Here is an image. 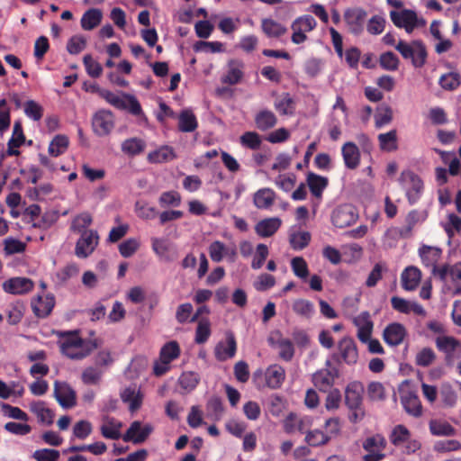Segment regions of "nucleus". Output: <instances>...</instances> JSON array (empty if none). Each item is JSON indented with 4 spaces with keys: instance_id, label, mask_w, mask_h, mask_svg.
<instances>
[{
    "instance_id": "obj_21",
    "label": "nucleus",
    "mask_w": 461,
    "mask_h": 461,
    "mask_svg": "<svg viewBox=\"0 0 461 461\" xmlns=\"http://www.w3.org/2000/svg\"><path fill=\"white\" fill-rule=\"evenodd\" d=\"M110 104L120 110H128L133 115L142 113L141 106L134 95L122 94V96L115 95Z\"/></svg>"
},
{
    "instance_id": "obj_6",
    "label": "nucleus",
    "mask_w": 461,
    "mask_h": 461,
    "mask_svg": "<svg viewBox=\"0 0 461 461\" xmlns=\"http://www.w3.org/2000/svg\"><path fill=\"white\" fill-rule=\"evenodd\" d=\"M399 180L405 189L408 202L411 204L417 203L423 192V182L420 177L408 170L402 172Z\"/></svg>"
},
{
    "instance_id": "obj_50",
    "label": "nucleus",
    "mask_w": 461,
    "mask_h": 461,
    "mask_svg": "<svg viewBox=\"0 0 461 461\" xmlns=\"http://www.w3.org/2000/svg\"><path fill=\"white\" fill-rule=\"evenodd\" d=\"M206 409L208 413L216 420H221L224 412L222 401L218 396H212L209 399Z\"/></svg>"
},
{
    "instance_id": "obj_35",
    "label": "nucleus",
    "mask_w": 461,
    "mask_h": 461,
    "mask_svg": "<svg viewBox=\"0 0 461 461\" xmlns=\"http://www.w3.org/2000/svg\"><path fill=\"white\" fill-rule=\"evenodd\" d=\"M342 156L348 169H356L359 166L361 153L358 146H342Z\"/></svg>"
},
{
    "instance_id": "obj_41",
    "label": "nucleus",
    "mask_w": 461,
    "mask_h": 461,
    "mask_svg": "<svg viewBox=\"0 0 461 461\" xmlns=\"http://www.w3.org/2000/svg\"><path fill=\"white\" fill-rule=\"evenodd\" d=\"M311 241V234L308 231H294L289 235V243L293 249L302 250Z\"/></svg>"
},
{
    "instance_id": "obj_63",
    "label": "nucleus",
    "mask_w": 461,
    "mask_h": 461,
    "mask_svg": "<svg viewBox=\"0 0 461 461\" xmlns=\"http://www.w3.org/2000/svg\"><path fill=\"white\" fill-rule=\"evenodd\" d=\"M158 202L162 207H176L181 203V195L176 191L164 192L160 194Z\"/></svg>"
},
{
    "instance_id": "obj_51",
    "label": "nucleus",
    "mask_w": 461,
    "mask_h": 461,
    "mask_svg": "<svg viewBox=\"0 0 461 461\" xmlns=\"http://www.w3.org/2000/svg\"><path fill=\"white\" fill-rule=\"evenodd\" d=\"M461 83V77L459 74L455 72H450L445 75H442L438 80V84L440 86L448 91L455 90Z\"/></svg>"
},
{
    "instance_id": "obj_42",
    "label": "nucleus",
    "mask_w": 461,
    "mask_h": 461,
    "mask_svg": "<svg viewBox=\"0 0 461 461\" xmlns=\"http://www.w3.org/2000/svg\"><path fill=\"white\" fill-rule=\"evenodd\" d=\"M175 153L170 146H160L159 149L150 152L148 156L151 163H163L172 160Z\"/></svg>"
},
{
    "instance_id": "obj_13",
    "label": "nucleus",
    "mask_w": 461,
    "mask_h": 461,
    "mask_svg": "<svg viewBox=\"0 0 461 461\" xmlns=\"http://www.w3.org/2000/svg\"><path fill=\"white\" fill-rule=\"evenodd\" d=\"M437 349L444 354V360L447 366H452L455 352L461 347L460 341L452 336H438L435 339Z\"/></svg>"
},
{
    "instance_id": "obj_7",
    "label": "nucleus",
    "mask_w": 461,
    "mask_h": 461,
    "mask_svg": "<svg viewBox=\"0 0 461 461\" xmlns=\"http://www.w3.org/2000/svg\"><path fill=\"white\" fill-rule=\"evenodd\" d=\"M362 447L367 452L363 457L364 461H380L385 456L382 452L386 447V440L381 434L366 438L363 441Z\"/></svg>"
},
{
    "instance_id": "obj_18",
    "label": "nucleus",
    "mask_w": 461,
    "mask_h": 461,
    "mask_svg": "<svg viewBox=\"0 0 461 461\" xmlns=\"http://www.w3.org/2000/svg\"><path fill=\"white\" fill-rule=\"evenodd\" d=\"M406 336V328L399 322H392L388 324L383 331L384 341L391 347L401 345Z\"/></svg>"
},
{
    "instance_id": "obj_52",
    "label": "nucleus",
    "mask_w": 461,
    "mask_h": 461,
    "mask_svg": "<svg viewBox=\"0 0 461 461\" xmlns=\"http://www.w3.org/2000/svg\"><path fill=\"white\" fill-rule=\"evenodd\" d=\"M293 311L296 314L309 319L312 316L314 312V306L308 300L299 299L294 303Z\"/></svg>"
},
{
    "instance_id": "obj_60",
    "label": "nucleus",
    "mask_w": 461,
    "mask_h": 461,
    "mask_svg": "<svg viewBox=\"0 0 461 461\" xmlns=\"http://www.w3.org/2000/svg\"><path fill=\"white\" fill-rule=\"evenodd\" d=\"M135 212L143 220H152L158 215V211L155 207L149 206L147 203L143 202H137L135 203Z\"/></svg>"
},
{
    "instance_id": "obj_40",
    "label": "nucleus",
    "mask_w": 461,
    "mask_h": 461,
    "mask_svg": "<svg viewBox=\"0 0 461 461\" xmlns=\"http://www.w3.org/2000/svg\"><path fill=\"white\" fill-rule=\"evenodd\" d=\"M242 67L243 65L240 61H230L228 72L222 77V82L229 85L239 83L243 77Z\"/></svg>"
},
{
    "instance_id": "obj_27",
    "label": "nucleus",
    "mask_w": 461,
    "mask_h": 461,
    "mask_svg": "<svg viewBox=\"0 0 461 461\" xmlns=\"http://www.w3.org/2000/svg\"><path fill=\"white\" fill-rule=\"evenodd\" d=\"M33 282L27 277H13L3 284L5 292L12 294H23L32 291Z\"/></svg>"
},
{
    "instance_id": "obj_30",
    "label": "nucleus",
    "mask_w": 461,
    "mask_h": 461,
    "mask_svg": "<svg viewBox=\"0 0 461 461\" xmlns=\"http://www.w3.org/2000/svg\"><path fill=\"white\" fill-rule=\"evenodd\" d=\"M282 221L279 218H267L259 221L255 226L256 233L262 238L273 236L281 227Z\"/></svg>"
},
{
    "instance_id": "obj_33",
    "label": "nucleus",
    "mask_w": 461,
    "mask_h": 461,
    "mask_svg": "<svg viewBox=\"0 0 461 461\" xmlns=\"http://www.w3.org/2000/svg\"><path fill=\"white\" fill-rule=\"evenodd\" d=\"M402 287L407 291H411L417 288L420 284L421 273L419 268L415 267H408L402 273Z\"/></svg>"
},
{
    "instance_id": "obj_54",
    "label": "nucleus",
    "mask_w": 461,
    "mask_h": 461,
    "mask_svg": "<svg viewBox=\"0 0 461 461\" xmlns=\"http://www.w3.org/2000/svg\"><path fill=\"white\" fill-rule=\"evenodd\" d=\"M258 128L261 130L269 129L276 123V115L270 111H261L256 117Z\"/></svg>"
},
{
    "instance_id": "obj_57",
    "label": "nucleus",
    "mask_w": 461,
    "mask_h": 461,
    "mask_svg": "<svg viewBox=\"0 0 461 461\" xmlns=\"http://www.w3.org/2000/svg\"><path fill=\"white\" fill-rule=\"evenodd\" d=\"M83 63L85 65L87 74L94 78L99 77L103 73L101 64L95 61L91 55L84 56Z\"/></svg>"
},
{
    "instance_id": "obj_34",
    "label": "nucleus",
    "mask_w": 461,
    "mask_h": 461,
    "mask_svg": "<svg viewBox=\"0 0 461 461\" xmlns=\"http://www.w3.org/2000/svg\"><path fill=\"white\" fill-rule=\"evenodd\" d=\"M429 431L438 437H450L456 434V429L447 421L442 420H431L429 423Z\"/></svg>"
},
{
    "instance_id": "obj_14",
    "label": "nucleus",
    "mask_w": 461,
    "mask_h": 461,
    "mask_svg": "<svg viewBox=\"0 0 461 461\" xmlns=\"http://www.w3.org/2000/svg\"><path fill=\"white\" fill-rule=\"evenodd\" d=\"M151 247L153 252L165 262H173L178 258L176 246L161 238H152Z\"/></svg>"
},
{
    "instance_id": "obj_19",
    "label": "nucleus",
    "mask_w": 461,
    "mask_h": 461,
    "mask_svg": "<svg viewBox=\"0 0 461 461\" xmlns=\"http://www.w3.org/2000/svg\"><path fill=\"white\" fill-rule=\"evenodd\" d=\"M401 403L411 416L419 418L422 415V405L418 394L411 390H402Z\"/></svg>"
},
{
    "instance_id": "obj_58",
    "label": "nucleus",
    "mask_w": 461,
    "mask_h": 461,
    "mask_svg": "<svg viewBox=\"0 0 461 461\" xmlns=\"http://www.w3.org/2000/svg\"><path fill=\"white\" fill-rule=\"evenodd\" d=\"M194 307L190 303H181L177 306L176 311V320L179 324L190 322Z\"/></svg>"
},
{
    "instance_id": "obj_1",
    "label": "nucleus",
    "mask_w": 461,
    "mask_h": 461,
    "mask_svg": "<svg viewBox=\"0 0 461 461\" xmlns=\"http://www.w3.org/2000/svg\"><path fill=\"white\" fill-rule=\"evenodd\" d=\"M58 335L60 352L70 359H84L99 347L96 339H84L78 330L59 331Z\"/></svg>"
},
{
    "instance_id": "obj_59",
    "label": "nucleus",
    "mask_w": 461,
    "mask_h": 461,
    "mask_svg": "<svg viewBox=\"0 0 461 461\" xmlns=\"http://www.w3.org/2000/svg\"><path fill=\"white\" fill-rule=\"evenodd\" d=\"M291 267L294 274L302 279L309 276V269L305 259L302 257H295L291 261Z\"/></svg>"
},
{
    "instance_id": "obj_24",
    "label": "nucleus",
    "mask_w": 461,
    "mask_h": 461,
    "mask_svg": "<svg viewBox=\"0 0 461 461\" xmlns=\"http://www.w3.org/2000/svg\"><path fill=\"white\" fill-rule=\"evenodd\" d=\"M237 351V342L233 334L230 333L225 341H220L214 348V356L219 361L232 358Z\"/></svg>"
},
{
    "instance_id": "obj_4",
    "label": "nucleus",
    "mask_w": 461,
    "mask_h": 461,
    "mask_svg": "<svg viewBox=\"0 0 461 461\" xmlns=\"http://www.w3.org/2000/svg\"><path fill=\"white\" fill-rule=\"evenodd\" d=\"M358 349L355 340L348 336L343 337L337 344V351L332 353L331 358L337 364L355 366L358 361Z\"/></svg>"
},
{
    "instance_id": "obj_9",
    "label": "nucleus",
    "mask_w": 461,
    "mask_h": 461,
    "mask_svg": "<svg viewBox=\"0 0 461 461\" xmlns=\"http://www.w3.org/2000/svg\"><path fill=\"white\" fill-rule=\"evenodd\" d=\"M325 366V368L317 371L312 375L314 385L321 392H328L339 376V369L331 367L330 360H326Z\"/></svg>"
},
{
    "instance_id": "obj_45",
    "label": "nucleus",
    "mask_w": 461,
    "mask_h": 461,
    "mask_svg": "<svg viewBox=\"0 0 461 461\" xmlns=\"http://www.w3.org/2000/svg\"><path fill=\"white\" fill-rule=\"evenodd\" d=\"M180 355V347L175 340L166 343L160 349L159 359L166 360L165 363H171Z\"/></svg>"
},
{
    "instance_id": "obj_23",
    "label": "nucleus",
    "mask_w": 461,
    "mask_h": 461,
    "mask_svg": "<svg viewBox=\"0 0 461 461\" xmlns=\"http://www.w3.org/2000/svg\"><path fill=\"white\" fill-rule=\"evenodd\" d=\"M55 306V297L51 294L45 296L37 295L32 301V309L35 316L38 318L48 317Z\"/></svg>"
},
{
    "instance_id": "obj_2",
    "label": "nucleus",
    "mask_w": 461,
    "mask_h": 461,
    "mask_svg": "<svg viewBox=\"0 0 461 461\" xmlns=\"http://www.w3.org/2000/svg\"><path fill=\"white\" fill-rule=\"evenodd\" d=\"M285 377V369L279 364H272L265 371L257 369L252 375V383L258 390L266 387L276 390L282 387Z\"/></svg>"
},
{
    "instance_id": "obj_55",
    "label": "nucleus",
    "mask_w": 461,
    "mask_h": 461,
    "mask_svg": "<svg viewBox=\"0 0 461 461\" xmlns=\"http://www.w3.org/2000/svg\"><path fill=\"white\" fill-rule=\"evenodd\" d=\"M330 437L319 429L309 430L305 441L312 447H319L329 442Z\"/></svg>"
},
{
    "instance_id": "obj_29",
    "label": "nucleus",
    "mask_w": 461,
    "mask_h": 461,
    "mask_svg": "<svg viewBox=\"0 0 461 461\" xmlns=\"http://www.w3.org/2000/svg\"><path fill=\"white\" fill-rule=\"evenodd\" d=\"M121 399L129 406V411L136 412L142 405L143 394L136 386H129L121 393Z\"/></svg>"
},
{
    "instance_id": "obj_28",
    "label": "nucleus",
    "mask_w": 461,
    "mask_h": 461,
    "mask_svg": "<svg viewBox=\"0 0 461 461\" xmlns=\"http://www.w3.org/2000/svg\"><path fill=\"white\" fill-rule=\"evenodd\" d=\"M419 255L421 258L422 264L434 271L437 270V263L441 258L442 249L438 247L422 245L419 249Z\"/></svg>"
},
{
    "instance_id": "obj_36",
    "label": "nucleus",
    "mask_w": 461,
    "mask_h": 461,
    "mask_svg": "<svg viewBox=\"0 0 461 461\" xmlns=\"http://www.w3.org/2000/svg\"><path fill=\"white\" fill-rule=\"evenodd\" d=\"M254 204L258 209L270 208L275 201V192L270 188L259 189L254 194Z\"/></svg>"
},
{
    "instance_id": "obj_64",
    "label": "nucleus",
    "mask_w": 461,
    "mask_h": 461,
    "mask_svg": "<svg viewBox=\"0 0 461 461\" xmlns=\"http://www.w3.org/2000/svg\"><path fill=\"white\" fill-rule=\"evenodd\" d=\"M375 118L376 127L380 128L392 121L393 111L388 105L382 104L377 109V113H375Z\"/></svg>"
},
{
    "instance_id": "obj_47",
    "label": "nucleus",
    "mask_w": 461,
    "mask_h": 461,
    "mask_svg": "<svg viewBox=\"0 0 461 461\" xmlns=\"http://www.w3.org/2000/svg\"><path fill=\"white\" fill-rule=\"evenodd\" d=\"M262 30L268 36L277 38L286 32V28L273 19L262 20Z\"/></svg>"
},
{
    "instance_id": "obj_31",
    "label": "nucleus",
    "mask_w": 461,
    "mask_h": 461,
    "mask_svg": "<svg viewBox=\"0 0 461 461\" xmlns=\"http://www.w3.org/2000/svg\"><path fill=\"white\" fill-rule=\"evenodd\" d=\"M307 185L311 194L317 199H321L324 189L329 185V179L326 176L310 172L307 175Z\"/></svg>"
},
{
    "instance_id": "obj_32",
    "label": "nucleus",
    "mask_w": 461,
    "mask_h": 461,
    "mask_svg": "<svg viewBox=\"0 0 461 461\" xmlns=\"http://www.w3.org/2000/svg\"><path fill=\"white\" fill-rule=\"evenodd\" d=\"M30 410L37 416L40 423L46 425H51L53 423L55 413L52 410L47 407L45 402H32L30 404Z\"/></svg>"
},
{
    "instance_id": "obj_48",
    "label": "nucleus",
    "mask_w": 461,
    "mask_h": 461,
    "mask_svg": "<svg viewBox=\"0 0 461 461\" xmlns=\"http://www.w3.org/2000/svg\"><path fill=\"white\" fill-rule=\"evenodd\" d=\"M275 108L281 114H293L294 112V102L289 94L285 93L276 99Z\"/></svg>"
},
{
    "instance_id": "obj_25",
    "label": "nucleus",
    "mask_w": 461,
    "mask_h": 461,
    "mask_svg": "<svg viewBox=\"0 0 461 461\" xmlns=\"http://www.w3.org/2000/svg\"><path fill=\"white\" fill-rule=\"evenodd\" d=\"M113 128V115L110 111H98L93 118V129L98 135H106Z\"/></svg>"
},
{
    "instance_id": "obj_56",
    "label": "nucleus",
    "mask_w": 461,
    "mask_h": 461,
    "mask_svg": "<svg viewBox=\"0 0 461 461\" xmlns=\"http://www.w3.org/2000/svg\"><path fill=\"white\" fill-rule=\"evenodd\" d=\"M386 24V20L381 15L372 16L366 25V31L372 35L381 34Z\"/></svg>"
},
{
    "instance_id": "obj_11",
    "label": "nucleus",
    "mask_w": 461,
    "mask_h": 461,
    "mask_svg": "<svg viewBox=\"0 0 461 461\" xmlns=\"http://www.w3.org/2000/svg\"><path fill=\"white\" fill-rule=\"evenodd\" d=\"M53 394L64 409H70L77 405L76 391L66 382L55 381Z\"/></svg>"
},
{
    "instance_id": "obj_12",
    "label": "nucleus",
    "mask_w": 461,
    "mask_h": 461,
    "mask_svg": "<svg viewBox=\"0 0 461 461\" xmlns=\"http://www.w3.org/2000/svg\"><path fill=\"white\" fill-rule=\"evenodd\" d=\"M99 236L96 230H85L77 241L75 254L80 258L90 256L98 244Z\"/></svg>"
},
{
    "instance_id": "obj_62",
    "label": "nucleus",
    "mask_w": 461,
    "mask_h": 461,
    "mask_svg": "<svg viewBox=\"0 0 461 461\" xmlns=\"http://www.w3.org/2000/svg\"><path fill=\"white\" fill-rule=\"evenodd\" d=\"M92 223V217L88 212H83L77 215L72 221L71 230L82 234L87 230L86 228Z\"/></svg>"
},
{
    "instance_id": "obj_26",
    "label": "nucleus",
    "mask_w": 461,
    "mask_h": 461,
    "mask_svg": "<svg viewBox=\"0 0 461 461\" xmlns=\"http://www.w3.org/2000/svg\"><path fill=\"white\" fill-rule=\"evenodd\" d=\"M364 385L359 381L349 383L345 389V403L348 408L363 405Z\"/></svg>"
},
{
    "instance_id": "obj_15",
    "label": "nucleus",
    "mask_w": 461,
    "mask_h": 461,
    "mask_svg": "<svg viewBox=\"0 0 461 461\" xmlns=\"http://www.w3.org/2000/svg\"><path fill=\"white\" fill-rule=\"evenodd\" d=\"M289 132L287 130L281 128L267 134L265 138H261L258 133L248 131L240 137L241 144H261L263 140L272 143L282 142L286 140Z\"/></svg>"
},
{
    "instance_id": "obj_39",
    "label": "nucleus",
    "mask_w": 461,
    "mask_h": 461,
    "mask_svg": "<svg viewBox=\"0 0 461 461\" xmlns=\"http://www.w3.org/2000/svg\"><path fill=\"white\" fill-rule=\"evenodd\" d=\"M122 423L118 422L114 418H105L104 423L101 426V433L105 438L119 439L121 435L120 429Z\"/></svg>"
},
{
    "instance_id": "obj_8",
    "label": "nucleus",
    "mask_w": 461,
    "mask_h": 461,
    "mask_svg": "<svg viewBox=\"0 0 461 461\" xmlns=\"http://www.w3.org/2000/svg\"><path fill=\"white\" fill-rule=\"evenodd\" d=\"M268 345L278 349V357L290 362L294 357L295 349L291 339L284 338L279 330L273 332L267 339Z\"/></svg>"
},
{
    "instance_id": "obj_3",
    "label": "nucleus",
    "mask_w": 461,
    "mask_h": 461,
    "mask_svg": "<svg viewBox=\"0 0 461 461\" xmlns=\"http://www.w3.org/2000/svg\"><path fill=\"white\" fill-rule=\"evenodd\" d=\"M395 50L404 59H410L414 68H421L426 63L428 53L421 41L417 40L408 43L401 40L395 45Z\"/></svg>"
},
{
    "instance_id": "obj_61",
    "label": "nucleus",
    "mask_w": 461,
    "mask_h": 461,
    "mask_svg": "<svg viewBox=\"0 0 461 461\" xmlns=\"http://www.w3.org/2000/svg\"><path fill=\"white\" fill-rule=\"evenodd\" d=\"M59 456V451L52 448L37 449L32 454L36 461H58Z\"/></svg>"
},
{
    "instance_id": "obj_17",
    "label": "nucleus",
    "mask_w": 461,
    "mask_h": 461,
    "mask_svg": "<svg viewBox=\"0 0 461 461\" xmlns=\"http://www.w3.org/2000/svg\"><path fill=\"white\" fill-rule=\"evenodd\" d=\"M366 15L367 13L362 8H351L345 11L344 19L352 34L359 35L363 32Z\"/></svg>"
},
{
    "instance_id": "obj_49",
    "label": "nucleus",
    "mask_w": 461,
    "mask_h": 461,
    "mask_svg": "<svg viewBox=\"0 0 461 461\" xmlns=\"http://www.w3.org/2000/svg\"><path fill=\"white\" fill-rule=\"evenodd\" d=\"M366 394L368 399L373 402L384 401L386 397L384 386L376 381L368 384Z\"/></svg>"
},
{
    "instance_id": "obj_16",
    "label": "nucleus",
    "mask_w": 461,
    "mask_h": 461,
    "mask_svg": "<svg viewBox=\"0 0 461 461\" xmlns=\"http://www.w3.org/2000/svg\"><path fill=\"white\" fill-rule=\"evenodd\" d=\"M357 220L355 208L350 204L338 206L332 212L331 221L337 228H346Z\"/></svg>"
},
{
    "instance_id": "obj_37",
    "label": "nucleus",
    "mask_w": 461,
    "mask_h": 461,
    "mask_svg": "<svg viewBox=\"0 0 461 461\" xmlns=\"http://www.w3.org/2000/svg\"><path fill=\"white\" fill-rule=\"evenodd\" d=\"M102 18L103 13L100 9H89L81 18V26L86 31H91L100 24Z\"/></svg>"
},
{
    "instance_id": "obj_44",
    "label": "nucleus",
    "mask_w": 461,
    "mask_h": 461,
    "mask_svg": "<svg viewBox=\"0 0 461 461\" xmlns=\"http://www.w3.org/2000/svg\"><path fill=\"white\" fill-rule=\"evenodd\" d=\"M197 322L194 341L197 344L205 343L211 336V322L208 318H201Z\"/></svg>"
},
{
    "instance_id": "obj_43",
    "label": "nucleus",
    "mask_w": 461,
    "mask_h": 461,
    "mask_svg": "<svg viewBox=\"0 0 461 461\" xmlns=\"http://www.w3.org/2000/svg\"><path fill=\"white\" fill-rule=\"evenodd\" d=\"M197 122L194 114L190 110L181 112L178 118V128L185 132H190L196 129Z\"/></svg>"
},
{
    "instance_id": "obj_20",
    "label": "nucleus",
    "mask_w": 461,
    "mask_h": 461,
    "mask_svg": "<svg viewBox=\"0 0 461 461\" xmlns=\"http://www.w3.org/2000/svg\"><path fill=\"white\" fill-rule=\"evenodd\" d=\"M353 324L357 328V337L362 343H366L372 336L374 322L368 312H362L353 319Z\"/></svg>"
},
{
    "instance_id": "obj_46",
    "label": "nucleus",
    "mask_w": 461,
    "mask_h": 461,
    "mask_svg": "<svg viewBox=\"0 0 461 461\" xmlns=\"http://www.w3.org/2000/svg\"><path fill=\"white\" fill-rule=\"evenodd\" d=\"M410 438V430L402 424L396 425L390 435V441L395 447L402 446L403 443L409 441Z\"/></svg>"
},
{
    "instance_id": "obj_5",
    "label": "nucleus",
    "mask_w": 461,
    "mask_h": 461,
    "mask_svg": "<svg viewBox=\"0 0 461 461\" xmlns=\"http://www.w3.org/2000/svg\"><path fill=\"white\" fill-rule=\"evenodd\" d=\"M390 18L397 28H403L409 34L416 28L423 27L426 24L425 19L419 17L417 13L411 9L392 10Z\"/></svg>"
},
{
    "instance_id": "obj_53",
    "label": "nucleus",
    "mask_w": 461,
    "mask_h": 461,
    "mask_svg": "<svg viewBox=\"0 0 461 461\" xmlns=\"http://www.w3.org/2000/svg\"><path fill=\"white\" fill-rule=\"evenodd\" d=\"M436 359V354L430 348H423L415 357V364L419 366H429Z\"/></svg>"
},
{
    "instance_id": "obj_10",
    "label": "nucleus",
    "mask_w": 461,
    "mask_h": 461,
    "mask_svg": "<svg viewBox=\"0 0 461 461\" xmlns=\"http://www.w3.org/2000/svg\"><path fill=\"white\" fill-rule=\"evenodd\" d=\"M153 429L152 425L145 424L142 426L140 421L135 420L131 423L126 432L122 435V440L135 445L141 444L147 440Z\"/></svg>"
},
{
    "instance_id": "obj_22",
    "label": "nucleus",
    "mask_w": 461,
    "mask_h": 461,
    "mask_svg": "<svg viewBox=\"0 0 461 461\" xmlns=\"http://www.w3.org/2000/svg\"><path fill=\"white\" fill-rule=\"evenodd\" d=\"M428 216L427 212L411 210L405 218L406 225L402 228L394 229L396 234L401 238H410L416 224L423 222Z\"/></svg>"
},
{
    "instance_id": "obj_38",
    "label": "nucleus",
    "mask_w": 461,
    "mask_h": 461,
    "mask_svg": "<svg viewBox=\"0 0 461 461\" xmlns=\"http://www.w3.org/2000/svg\"><path fill=\"white\" fill-rule=\"evenodd\" d=\"M200 382L199 374L188 371L183 372L178 378V384L183 390L184 393H188L194 391Z\"/></svg>"
}]
</instances>
